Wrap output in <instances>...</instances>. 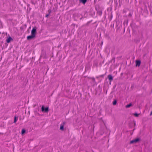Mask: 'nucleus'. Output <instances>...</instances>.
Segmentation results:
<instances>
[{
    "label": "nucleus",
    "instance_id": "obj_1",
    "mask_svg": "<svg viewBox=\"0 0 152 152\" xmlns=\"http://www.w3.org/2000/svg\"><path fill=\"white\" fill-rule=\"evenodd\" d=\"M49 110V107L48 106H45L43 105L41 108V110L43 112H48Z\"/></svg>",
    "mask_w": 152,
    "mask_h": 152
},
{
    "label": "nucleus",
    "instance_id": "obj_2",
    "mask_svg": "<svg viewBox=\"0 0 152 152\" xmlns=\"http://www.w3.org/2000/svg\"><path fill=\"white\" fill-rule=\"evenodd\" d=\"M36 31V29L34 28H33L31 31V34L35 36Z\"/></svg>",
    "mask_w": 152,
    "mask_h": 152
},
{
    "label": "nucleus",
    "instance_id": "obj_3",
    "mask_svg": "<svg viewBox=\"0 0 152 152\" xmlns=\"http://www.w3.org/2000/svg\"><path fill=\"white\" fill-rule=\"evenodd\" d=\"M139 141V139L138 138H137L134 140H133L131 141L130 142V143L131 144L133 143H136Z\"/></svg>",
    "mask_w": 152,
    "mask_h": 152
},
{
    "label": "nucleus",
    "instance_id": "obj_4",
    "mask_svg": "<svg viewBox=\"0 0 152 152\" xmlns=\"http://www.w3.org/2000/svg\"><path fill=\"white\" fill-rule=\"evenodd\" d=\"M64 124H65L64 123H63L62 124H61L60 125V129L61 130H62V131L64 130Z\"/></svg>",
    "mask_w": 152,
    "mask_h": 152
},
{
    "label": "nucleus",
    "instance_id": "obj_5",
    "mask_svg": "<svg viewBox=\"0 0 152 152\" xmlns=\"http://www.w3.org/2000/svg\"><path fill=\"white\" fill-rule=\"evenodd\" d=\"M35 37V36L31 34V35L28 36L27 37V39L28 40L31 39Z\"/></svg>",
    "mask_w": 152,
    "mask_h": 152
},
{
    "label": "nucleus",
    "instance_id": "obj_6",
    "mask_svg": "<svg viewBox=\"0 0 152 152\" xmlns=\"http://www.w3.org/2000/svg\"><path fill=\"white\" fill-rule=\"evenodd\" d=\"M136 66H139L140 64V61L139 60H136Z\"/></svg>",
    "mask_w": 152,
    "mask_h": 152
},
{
    "label": "nucleus",
    "instance_id": "obj_7",
    "mask_svg": "<svg viewBox=\"0 0 152 152\" xmlns=\"http://www.w3.org/2000/svg\"><path fill=\"white\" fill-rule=\"evenodd\" d=\"M12 40V39L11 37H9L7 40V43H9L10 42L11 40Z\"/></svg>",
    "mask_w": 152,
    "mask_h": 152
},
{
    "label": "nucleus",
    "instance_id": "obj_8",
    "mask_svg": "<svg viewBox=\"0 0 152 152\" xmlns=\"http://www.w3.org/2000/svg\"><path fill=\"white\" fill-rule=\"evenodd\" d=\"M109 80L111 81L113 80L112 76L111 75H109L108 76Z\"/></svg>",
    "mask_w": 152,
    "mask_h": 152
},
{
    "label": "nucleus",
    "instance_id": "obj_9",
    "mask_svg": "<svg viewBox=\"0 0 152 152\" xmlns=\"http://www.w3.org/2000/svg\"><path fill=\"white\" fill-rule=\"evenodd\" d=\"M25 132H26L25 130L24 129H23L22 130L21 134H23L24 133H25Z\"/></svg>",
    "mask_w": 152,
    "mask_h": 152
},
{
    "label": "nucleus",
    "instance_id": "obj_10",
    "mask_svg": "<svg viewBox=\"0 0 152 152\" xmlns=\"http://www.w3.org/2000/svg\"><path fill=\"white\" fill-rule=\"evenodd\" d=\"M81 1L84 4L86 2L87 0H81Z\"/></svg>",
    "mask_w": 152,
    "mask_h": 152
},
{
    "label": "nucleus",
    "instance_id": "obj_11",
    "mask_svg": "<svg viewBox=\"0 0 152 152\" xmlns=\"http://www.w3.org/2000/svg\"><path fill=\"white\" fill-rule=\"evenodd\" d=\"M117 103V100H115L113 102V104H116Z\"/></svg>",
    "mask_w": 152,
    "mask_h": 152
},
{
    "label": "nucleus",
    "instance_id": "obj_12",
    "mask_svg": "<svg viewBox=\"0 0 152 152\" xmlns=\"http://www.w3.org/2000/svg\"><path fill=\"white\" fill-rule=\"evenodd\" d=\"M134 115L136 117H138L139 115V114H137V113H135L134 114Z\"/></svg>",
    "mask_w": 152,
    "mask_h": 152
},
{
    "label": "nucleus",
    "instance_id": "obj_13",
    "mask_svg": "<svg viewBox=\"0 0 152 152\" xmlns=\"http://www.w3.org/2000/svg\"><path fill=\"white\" fill-rule=\"evenodd\" d=\"M131 105H126V108H129V107L131 106Z\"/></svg>",
    "mask_w": 152,
    "mask_h": 152
},
{
    "label": "nucleus",
    "instance_id": "obj_14",
    "mask_svg": "<svg viewBox=\"0 0 152 152\" xmlns=\"http://www.w3.org/2000/svg\"><path fill=\"white\" fill-rule=\"evenodd\" d=\"M17 121L16 117H15V119L14 122L15 123Z\"/></svg>",
    "mask_w": 152,
    "mask_h": 152
},
{
    "label": "nucleus",
    "instance_id": "obj_15",
    "mask_svg": "<svg viewBox=\"0 0 152 152\" xmlns=\"http://www.w3.org/2000/svg\"><path fill=\"white\" fill-rule=\"evenodd\" d=\"M49 15H46V17H48V16Z\"/></svg>",
    "mask_w": 152,
    "mask_h": 152
},
{
    "label": "nucleus",
    "instance_id": "obj_16",
    "mask_svg": "<svg viewBox=\"0 0 152 152\" xmlns=\"http://www.w3.org/2000/svg\"><path fill=\"white\" fill-rule=\"evenodd\" d=\"M152 115V111L151 112V114H150V115Z\"/></svg>",
    "mask_w": 152,
    "mask_h": 152
}]
</instances>
